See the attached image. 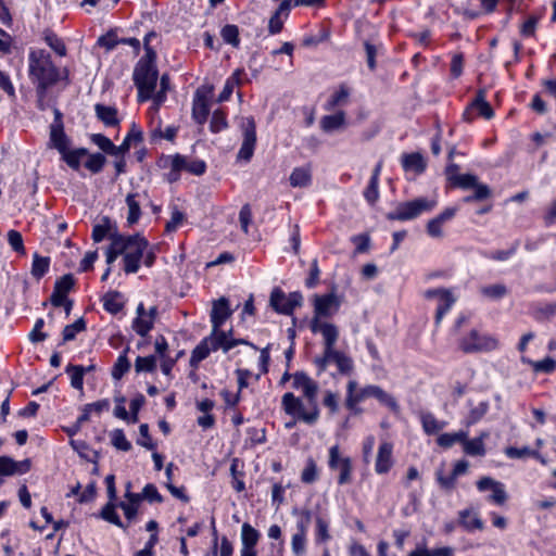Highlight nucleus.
Masks as SVG:
<instances>
[{"instance_id":"f257e3e1","label":"nucleus","mask_w":556,"mask_h":556,"mask_svg":"<svg viewBox=\"0 0 556 556\" xmlns=\"http://www.w3.org/2000/svg\"><path fill=\"white\" fill-rule=\"evenodd\" d=\"M292 379L293 388L301 390L306 399V404L300 397L294 396L293 393L288 392L281 399L282 408L287 415L294 417L296 420L314 425L319 418L318 383L303 371L293 374Z\"/></svg>"},{"instance_id":"f03ea898","label":"nucleus","mask_w":556,"mask_h":556,"mask_svg":"<svg viewBox=\"0 0 556 556\" xmlns=\"http://www.w3.org/2000/svg\"><path fill=\"white\" fill-rule=\"evenodd\" d=\"M28 74L30 80L40 86V90L48 89L59 80L60 73L46 50H31L28 56Z\"/></svg>"},{"instance_id":"7ed1b4c3","label":"nucleus","mask_w":556,"mask_h":556,"mask_svg":"<svg viewBox=\"0 0 556 556\" xmlns=\"http://www.w3.org/2000/svg\"><path fill=\"white\" fill-rule=\"evenodd\" d=\"M155 59L143 56L136 65L134 80L138 88V100L140 102L151 99L154 93L157 83Z\"/></svg>"},{"instance_id":"20e7f679","label":"nucleus","mask_w":556,"mask_h":556,"mask_svg":"<svg viewBox=\"0 0 556 556\" xmlns=\"http://www.w3.org/2000/svg\"><path fill=\"white\" fill-rule=\"evenodd\" d=\"M126 274H135L140 268V262L148 248V241L139 235L123 236L117 233Z\"/></svg>"},{"instance_id":"39448f33","label":"nucleus","mask_w":556,"mask_h":556,"mask_svg":"<svg viewBox=\"0 0 556 556\" xmlns=\"http://www.w3.org/2000/svg\"><path fill=\"white\" fill-rule=\"evenodd\" d=\"M245 340H231L228 338V333L220 332L219 334H213L203 339L200 344H198L192 351L190 357V366L197 367L198 364L206 358L211 351H216L217 349H223L224 352H228L230 349L235 348L238 344H245Z\"/></svg>"},{"instance_id":"423d86ee","label":"nucleus","mask_w":556,"mask_h":556,"mask_svg":"<svg viewBox=\"0 0 556 556\" xmlns=\"http://www.w3.org/2000/svg\"><path fill=\"white\" fill-rule=\"evenodd\" d=\"M435 205L434 200L419 198L400 203L393 212L388 213L387 217L390 220H408L416 218L422 212H430Z\"/></svg>"},{"instance_id":"0eeeda50","label":"nucleus","mask_w":556,"mask_h":556,"mask_svg":"<svg viewBox=\"0 0 556 556\" xmlns=\"http://www.w3.org/2000/svg\"><path fill=\"white\" fill-rule=\"evenodd\" d=\"M497 345V339L491 336L480 334L476 330H471L459 340V349L467 354L490 352L495 350Z\"/></svg>"},{"instance_id":"6e6552de","label":"nucleus","mask_w":556,"mask_h":556,"mask_svg":"<svg viewBox=\"0 0 556 556\" xmlns=\"http://www.w3.org/2000/svg\"><path fill=\"white\" fill-rule=\"evenodd\" d=\"M303 296L300 292L286 294L280 288L273 289L270 293V306L278 313L291 315L295 307L302 305Z\"/></svg>"},{"instance_id":"1a4fd4ad","label":"nucleus","mask_w":556,"mask_h":556,"mask_svg":"<svg viewBox=\"0 0 556 556\" xmlns=\"http://www.w3.org/2000/svg\"><path fill=\"white\" fill-rule=\"evenodd\" d=\"M319 371H325L329 363H334L340 374L350 375L353 371L354 365L351 357L341 351L333 350L329 353H323L314 361Z\"/></svg>"},{"instance_id":"9d476101","label":"nucleus","mask_w":556,"mask_h":556,"mask_svg":"<svg viewBox=\"0 0 556 556\" xmlns=\"http://www.w3.org/2000/svg\"><path fill=\"white\" fill-rule=\"evenodd\" d=\"M241 128L243 132V140L237 154V159L239 161L242 160L249 162L253 156L256 144V126L254 118L251 116L242 118Z\"/></svg>"},{"instance_id":"9b49d317","label":"nucleus","mask_w":556,"mask_h":556,"mask_svg":"<svg viewBox=\"0 0 556 556\" xmlns=\"http://www.w3.org/2000/svg\"><path fill=\"white\" fill-rule=\"evenodd\" d=\"M309 328L313 333H320L324 339V353H329L334 349L339 339V329L334 324L312 318Z\"/></svg>"},{"instance_id":"f8f14e48","label":"nucleus","mask_w":556,"mask_h":556,"mask_svg":"<svg viewBox=\"0 0 556 556\" xmlns=\"http://www.w3.org/2000/svg\"><path fill=\"white\" fill-rule=\"evenodd\" d=\"M341 301L334 292H330L324 295H314V316L313 318L320 319L323 317H331L336 314L340 307Z\"/></svg>"},{"instance_id":"ddd939ff","label":"nucleus","mask_w":556,"mask_h":556,"mask_svg":"<svg viewBox=\"0 0 556 556\" xmlns=\"http://www.w3.org/2000/svg\"><path fill=\"white\" fill-rule=\"evenodd\" d=\"M427 299H435L438 301V307L435 312V323L440 324L444 314L448 312L452 305L455 303V298L450 290L446 289H432L425 293Z\"/></svg>"},{"instance_id":"4468645a","label":"nucleus","mask_w":556,"mask_h":556,"mask_svg":"<svg viewBox=\"0 0 556 556\" xmlns=\"http://www.w3.org/2000/svg\"><path fill=\"white\" fill-rule=\"evenodd\" d=\"M311 521L309 513H305L304 517L296 525V532L292 536L291 547L295 556H303L306 551V531Z\"/></svg>"},{"instance_id":"2eb2a0df","label":"nucleus","mask_w":556,"mask_h":556,"mask_svg":"<svg viewBox=\"0 0 556 556\" xmlns=\"http://www.w3.org/2000/svg\"><path fill=\"white\" fill-rule=\"evenodd\" d=\"M229 303L226 298H220L217 301H214L212 312H211V321L213 326V334H219L222 331L219 328L225 323V320L230 316Z\"/></svg>"},{"instance_id":"dca6fc26","label":"nucleus","mask_w":556,"mask_h":556,"mask_svg":"<svg viewBox=\"0 0 556 556\" xmlns=\"http://www.w3.org/2000/svg\"><path fill=\"white\" fill-rule=\"evenodd\" d=\"M363 400L367 397H375L377 399L381 404L389 407L392 412L399 413L400 406L396 402V400L386 391H383L378 386H367L361 390Z\"/></svg>"},{"instance_id":"f3484780","label":"nucleus","mask_w":556,"mask_h":556,"mask_svg":"<svg viewBox=\"0 0 556 556\" xmlns=\"http://www.w3.org/2000/svg\"><path fill=\"white\" fill-rule=\"evenodd\" d=\"M30 462L29 459H24L22 462H15L13 458L9 456L0 457V485L3 483L2 477L4 476H13L15 473L22 475L29 470Z\"/></svg>"},{"instance_id":"a211bd4d","label":"nucleus","mask_w":556,"mask_h":556,"mask_svg":"<svg viewBox=\"0 0 556 556\" xmlns=\"http://www.w3.org/2000/svg\"><path fill=\"white\" fill-rule=\"evenodd\" d=\"M210 113V104L207 93L202 89H198L194 94L192 104V117L202 125L205 123Z\"/></svg>"},{"instance_id":"6ab92c4d","label":"nucleus","mask_w":556,"mask_h":556,"mask_svg":"<svg viewBox=\"0 0 556 556\" xmlns=\"http://www.w3.org/2000/svg\"><path fill=\"white\" fill-rule=\"evenodd\" d=\"M170 167H174L175 169L180 170H187L193 175L200 176L204 174L206 169V165L204 161L201 160H193L189 161L186 156H182L180 154H176L173 157H170Z\"/></svg>"},{"instance_id":"aec40b11","label":"nucleus","mask_w":556,"mask_h":556,"mask_svg":"<svg viewBox=\"0 0 556 556\" xmlns=\"http://www.w3.org/2000/svg\"><path fill=\"white\" fill-rule=\"evenodd\" d=\"M456 214V208L447 207L441 214L430 219L427 223V232L432 238H442L443 230L442 225L447 220H451Z\"/></svg>"},{"instance_id":"412c9836","label":"nucleus","mask_w":556,"mask_h":556,"mask_svg":"<svg viewBox=\"0 0 556 556\" xmlns=\"http://www.w3.org/2000/svg\"><path fill=\"white\" fill-rule=\"evenodd\" d=\"M136 314L137 317L132 321L131 327L137 334L146 337L153 328L154 323L151 320V317L147 316L146 308L142 303L137 306Z\"/></svg>"},{"instance_id":"4be33fe9","label":"nucleus","mask_w":556,"mask_h":556,"mask_svg":"<svg viewBox=\"0 0 556 556\" xmlns=\"http://www.w3.org/2000/svg\"><path fill=\"white\" fill-rule=\"evenodd\" d=\"M392 448L393 446L389 442L380 444L376 459V471L378 473H386L392 467Z\"/></svg>"},{"instance_id":"5701e85b","label":"nucleus","mask_w":556,"mask_h":556,"mask_svg":"<svg viewBox=\"0 0 556 556\" xmlns=\"http://www.w3.org/2000/svg\"><path fill=\"white\" fill-rule=\"evenodd\" d=\"M50 144L60 153L65 152L70 146V140L64 132L63 124H52L50 126Z\"/></svg>"},{"instance_id":"b1692460","label":"nucleus","mask_w":556,"mask_h":556,"mask_svg":"<svg viewBox=\"0 0 556 556\" xmlns=\"http://www.w3.org/2000/svg\"><path fill=\"white\" fill-rule=\"evenodd\" d=\"M290 185L293 188H306L312 182V169L309 166L295 167L290 177Z\"/></svg>"},{"instance_id":"393cba45","label":"nucleus","mask_w":556,"mask_h":556,"mask_svg":"<svg viewBox=\"0 0 556 556\" xmlns=\"http://www.w3.org/2000/svg\"><path fill=\"white\" fill-rule=\"evenodd\" d=\"M459 525L467 531L482 530L484 525L478 514L471 509H464L458 513Z\"/></svg>"},{"instance_id":"a878e982","label":"nucleus","mask_w":556,"mask_h":556,"mask_svg":"<svg viewBox=\"0 0 556 556\" xmlns=\"http://www.w3.org/2000/svg\"><path fill=\"white\" fill-rule=\"evenodd\" d=\"M141 194L139 192H130L126 195V204L128 207V214H127V223L129 225H134L138 223L140 216H141V210H140V203L139 198Z\"/></svg>"},{"instance_id":"bb28decb","label":"nucleus","mask_w":556,"mask_h":556,"mask_svg":"<svg viewBox=\"0 0 556 556\" xmlns=\"http://www.w3.org/2000/svg\"><path fill=\"white\" fill-rule=\"evenodd\" d=\"M97 117L106 126H116L119 121L117 118V111L113 106L104 104H96L94 106Z\"/></svg>"},{"instance_id":"cd10ccee","label":"nucleus","mask_w":556,"mask_h":556,"mask_svg":"<svg viewBox=\"0 0 556 556\" xmlns=\"http://www.w3.org/2000/svg\"><path fill=\"white\" fill-rule=\"evenodd\" d=\"M402 165L405 170H414L421 174L426 169V162L420 153H409L402 156Z\"/></svg>"},{"instance_id":"c85d7f7f","label":"nucleus","mask_w":556,"mask_h":556,"mask_svg":"<svg viewBox=\"0 0 556 556\" xmlns=\"http://www.w3.org/2000/svg\"><path fill=\"white\" fill-rule=\"evenodd\" d=\"M117 233L113 231V224L109 217H103L100 224L94 225L92 230V240L96 243L101 242L105 237L111 239V235Z\"/></svg>"},{"instance_id":"c756f323","label":"nucleus","mask_w":556,"mask_h":556,"mask_svg":"<svg viewBox=\"0 0 556 556\" xmlns=\"http://www.w3.org/2000/svg\"><path fill=\"white\" fill-rule=\"evenodd\" d=\"M345 123V114L340 111L333 115H326L320 121V127L324 131L329 132L342 127Z\"/></svg>"},{"instance_id":"7c9ffc66","label":"nucleus","mask_w":556,"mask_h":556,"mask_svg":"<svg viewBox=\"0 0 556 556\" xmlns=\"http://www.w3.org/2000/svg\"><path fill=\"white\" fill-rule=\"evenodd\" d=\"M62 155L63 161L73 169H78L80 166L81 157L88 154L87 149L79 148L75 150H70L68 148L65 152L60 153Z\"/></svg>"},{"instance_id":"2f4dec72","label":"nucleus","mask_w":556,"mask_h":556,"mask_svg":"<svg viewBox=\"0 0 556 556\" xmlns=\"http://www.w3.org/2000/svg\"><path fill=\"white\" fill-rule=\"evenodd\" d=\"M471 108L476 109L484 118L489 119L494 115L491 105L485 100V92L482 89L478 91L476 99L471 103Z\"/></svg>"},{"instance_id":"473e14b6","label":"nucleus","mask_w":556,"mask_h":556,"mask_svg":"<svg viewBox=\"0 0 556 556\" xmlns=\"http://www.w3.org/2000/svg\"><path fill=\"white\" fill-rule=\"evenodd\" d=\"M521 361L529 364L535 372L549 374L556 369V361L553 357H545L542 361H531L526 357H521Z\"/></svg>"},{"instance_id":"72a5a7b5","label":"nucleus","mask_w":556,"mask_h":556,"mask_svg":"<svg viewBox=\"0 0 556 556\" xmlns=\"http://www.w3.org/2000/svg\"><path fill=\"white\" fill-rule=\"evenodd\" d=\"M468 437V432L466 431H458L454 433H443L441 434L437 442L442 447H451L457 442H460L464 444L466 441V438Z\"/></svg>"},{"instance_id":"f704fd0d","label":"nucleus","mask_w":556,"mask_h":556,"mask_svg":"<svg viewBox=\"0 0 556 556\" xmlns=\"http://www.w3.org/2000/svg\"><path fill=\"white\" fill-rule=\"evenodd\" d=\"M420 420L424 431L428 434H434L444 427V424L439 422L437 418L430 413H421Z\"/></svg>"},{"instance_id":"c9c22d12","label":"nucleus","mask_w":556,"mask_h":556,"mask_svg":"<svg viewBox=\"0 0 556 556\" xmlns=\"http://www.w3.org/2000/svg\"><path fill=\"white\" fill-rule=\"evenodd\" d=\"M66 371L71 374V384L74 389L83 390L84 383V374L86 372V367L80 365H68Z\"/></svg>"},{"instance_id":"e433bc0d","label":"nucleus","mask_w":556,"mask_h":556,"mask_svg":"<svg viewBox=\"0 0 556 556\" xmlns=\"http://www.w3.org/2000/svg\"><path fill=\"white\" fill-rule=\"evenodd\" d=\"M104 308L112 313L117 314L123 308V303L121 302V294L118 292H109L103 298Z\"/></svg>"},{"instance_id":"4c0bfd02","label":"nucleus","mask_w":556,"mask_h":556,"mask_svg":"<svg viewBox=\"0 0 556 556\" xmlns=\"http://www.w3.org/2000/svg\"><path fill=\"white\" fill-rule=\"evenodd\" d=\"M350 96L349 88L344 85H341L339 90L334 92L331 98L328 100L326 105L327 110H333L336 106L345 104L348 102V98Z\"/></svg>"},{"instance_id":"58836bf2","label":"nucleus","mask_w":556,"mask_h":556,"mask_svg":"<svg viewBox=\"0 0 556 556\" xmlns=\"http://www.w3.org/2000/svg\"><path fill=\"white\" fill-rule=\"evenodd\" d=\"M258 532L249 523H243L241 539L243 547H254L258 541Z\"/></svg>"},{"instance_id":"ea45409f","label":"nucleus","mask_w":556,"mask_h":556,"mask_svg":"<svg viewBox=\"0 0 556 556\" xmlns=\"http://www.w3.org/2000/svg\"><path fill=\"white\" fill-rule=\"evenodd\" d=\"M220 36L225 42L231 45L232 47L237 48L239 46V29L236 25H225L220 30Z\"/></svg>"},{"instance_id":"a19ab883","label":"nucleus","mask_w":556,"mask_h":556,"mask_svg":"<svg viewBox=\"0 0 556 556\" xmlns=\"http://www.w3.org/2000/svg\"><path fill=\"white\" fill-rule=\"evenodd\" d=\"M464 451L466 454L470 456H483L485 454L484 443L481 442L480 439H472L464 442Z\"/></svg>"},{"instance_id":"79ce46f5","label":"nucleus","mask_w":556,"mask_h":556,"mask_svg":"<svg viewBox=\"0 0 556 556\" xmlns=\"http://www.w3.org/2000/svg\"><path fill=\"white\" fill-rule=\"evenodd\" d=\"M49 263H50L49 257H42V256H39L38 254H35L33 266H31V275L35 278L40 279L47 273V270L49 268Z\"/></svg>"},{"instance_id":"37998d69","label":"nucleus","mask_w":556,"mask_h":556,"mask_svg":"<svg viewBox=\"0 0 556 556\" xmlns=\"http://www.w3.org/2000/svg\"><path fill=\"white\" fill-rule=\"evenodd\" d=\"M86 329V323L84 318H78L75 323L67 325L63 329V341H71L75 339L77 332H81Z\"/></svg>"},{"instance_id":"c03bdc74","label":"nucleus","mask_w":556,"mask_h":556,"mask_svg":"<svg viewBox=\"0 0 556 556\" xmlns=\"http://www.w3.org/2000/svg\"><path fill=\"white\" fill-rule=\"evenodd\" d=\"M453 185L463 189H470L478 182V177L471 174L454 175L451 177Z\"/></svg>"},{"instance_id":"a18cd8bd","label":"nucleus","mask_w":556,"mask_h":556,"mask_svg":"<svg viewBox=\"0 0 556 556\" xmlns=\"http://www.w3.org/2000/svg\"><path fill=\"white\" fill-rule=\"evenodd\" d=\"M126 352L127 350L122 355L118 356L113 367L112 376L116 380L121 379L124 376V374L127 372L130 368V362L126 356Z\"/></svg>"},{"instance_id":"49530a36","label":"nucleus","mask_w":556,"mask_h":556,"mask_svg":"<svg viewBox=\"0 0 556 556\" xmlns=\"http://www.w3.org/2000/svg\"><path fill=\"white\" fill-rule=\"evenodd\" d=\"M122 255L121 241L118 240L117 233L111 235V244L106 250V263L111 265L115 260Z\"/></svg>"},{"instance_id":"de8ad7c7","label":"nucleus","mask_w":556,"mask_h":556,"mask_svg":"<svg viewBox=\"0 0 556 556\" xmlns=\"http://www.w3.org/2000/svg\"><path fill=\"white\" fill-rule=\"evenodd\" d=\"M505 454L509 458H523V457H528V456H531V457H534V458H540V453L539 452L533 451V450H531V448H529L527 446L521 447V448L514 447V446L506 447Z\"/></svg>"},{"instance_id":"09e8293b","label":"nucleus","mask_w":556,"mask_h":556,"mask_svg":"<svg viewBox=\"0 0 556 556\" xmlns=\"http://www.w3.org/2000/svg\"><path fill=\"white\" fill-rule=\"evenodd\" d=\"M156 368V358L155 356H146V357H142V356H138L136 362H135V369L137 372H140V371H148V372H151L153 370H155Z\"/></svg>"},{"instance_id":"8fccbe9b","label":"nucleus","mask_w":556,"mask_h":556,"mask_svg":"<svg viewBox=\"0 0 556 556\" xmlns=\"http://www.w3.org/2000/svg\"><path fill=\"white\" fill-rule=\"evenodd\" d=\"M45 41L59 55L64 56L66 54V47L64 42L55 34L47 33L45 36Z\"/></svg>"},{"instance_id":"3c124183","label":"nucleus","mask_w":556,"mask_h":556,"mask_svg":"<svg viewBox=\"0 0 556 556\" xmlns=\"http://www.w3.org/2000/svg\"><path fill=\"white\" fill-rule=\"evenodd\" d=\"M112 444L121 451H129L131 448L130 442L126 439L123 430L116 429L111 434Z\"/></svg>"},{"instance_id":"603ef678","label":"nucleus","mask_w":556,"mask_h":556,"mask_svg":"<svg viewBox=\"0 0 556 556\" xmlns=\"http://www.w3.org/2000/svg\"><path fill=\"white\" fill-rule=\"evenodd\" d=\"M101 517L117 527H124L111 501L102 508Z\"/></svg>"},{"instance_id":"864d4df0","label":"nucleus","mask_w":556,"mask_h":556,"mask_svg":"<svg viewBox=\"0 0 556 556\" xmlns=\"http://www.w3.org/2000/svg\"><path fill=\"white\" fill-rule=\"evenodd\" d=\"M317 466L313 458H308L302 471L301 479L304 483H313L317 479Z\"/></svg>"},{"instance_id":"5fc2aeb1","label":"nucleus","mask_w":556,"mask_h":556,"mask_svg":"<svg viewBox=\"0 0 556 556\" xmlns=\"http://www.w3.org/2000/svg\"><path fill=\"white\" fill-rule=\"evenodd\" d=\"M8 241L11 248L18 254H25L24 242L21 232L16 230H10L8 232Z\"/></svg>"},{"instance_id":"6e6d98bb","label":"nucleus","mask_w":556,"mask_h":556,"mask_svg":"<svg viewBox=\"0 0 556 556\" xmlns=\"http://www.w3.org/2000/svg\"><path fill=\"white\" fill-rule=\"evenodd\" d=\"M481 293L490 299H501L507 293V289L504 285H492L481 288Z\"/></svg>"},{"instance_id":"4d7b16f0","label":"nucleus","mask_w":556,"mask_h":556,"mask_svg":"<svg viewBox=\"0 0 556 556\" xmlns=\"http://www.w3.org/2000/svg\"><path fill=\"white\" fill-rule=\"evenodd\" d=\"M340 470L338 482L339 484H345L351 481V472H352V464L351 459L345 457L340 462V466L338 467Z\"/></svg>"},{"instance_id":"13d9d810","label":"nucleus","mask_w":556,"mask_h":556,"mask_svg":"<svg viewBox=\"0 0 556 556\" xmlns=\"http://www.w3.org/2000/svg\"><path fill=\"white\" fill-rule=\"evenodd\" d=\"M186 216L185 214L179 211L177 207L173 208L172 217L166 223L165 230L167 232H174L177 230V228L184 223Z\"/></svg>"},{"instance_id":"bf43d9fd","label":"nucleus","mask_w":556,"mask_h":556,"mask_svg":"<svg viewBox=\"0 0 556 556\" xmlns=\"http://www.w3.org/2000/svg\"><path fill=\"white\" fill-rule=\"evenodd\" d=\"M160 87H161L160 91H157L155 93V96L153 97L154 110H157V108L161 105V103H163L165 100L166 91L169 88V78L167 75H163L161 77Z\"/></svg>"},{"instance_id":"052dcab7","label":"nucleus","mask_w":556,"mask_h":556,"mask_svg":"<svg viewBox=\"0 0 556 556\" xmlns=\"http://www.w3.org/2000/svg\"><path fill=\"white\" fill-rule=\"evenodd\" d=\"M105 163V157L101 153H96L89 155L88 160L85 163L86 168H88L92 173H99Z\"/></svg>"},{"instance_id":"680f3d73","label":"nucleus","mask_w":556,"mask_h":556,"mask_svg":"<svg viewBox=\"0 0 556 556\" xmlns=\"http://www.w3.org/2000/svg\"><path fill=\"white\" fill-rule=\"evenodd\" d=\"M91 140L96 143L102 151L112 155L114 151V143L105 136L101 134H94L91 136Z\"/></svg>"},{"instance_id":"e2e57ef3","label":"nucleus","mask_w":556,"mask_h":556,"mask_svg":"<svg viewBox=\"0 0 556 556\" xmlns=\"http://www.w3.org/2000/svg\"><path fill=\"white\" fill-rule=\"evenodd\" d=\"M227 127V121L223 112L215 111L212 115L210 128L213 132H219Z\"/></svg>"},{"instance_id":"0e129e2a","label":"nucleus","mask_w":556,"mask_h":556,"mask_svg":"<svg viewBox=\"0 0 556 556\" xmlns=\"http://www.w3.org/2000/svg\"><path fill=\"white\" fill-rule=\"evenodd\" d=\"M489 405L485 402L479 403L476 407H473L468 416L467 424L472 425L480 420L485 413L488 412Z\"/></svg>"},{"instance_id":"69168bd1","label":"nucleus","mask_w":556,"mask_h":556,"mask_svg":"<svg viewBox=\"0 0 556 556\" xmlns=\"http://www.w3.org/2000/svg\"><path fill=\"white\" fill-rule=\"evenodd\" d=\"M507 493L504 489V485L498 482L495 489L492 490V494L489 496V501H492L496 505H504L507 501Z\"/></svg>"},{"instance_id":"338daca9","label":"nucleus","mask_w":556,"mask_h":556,"mask_svg":"<svg viewBox=\"0 0 556 556\" xmlns=\"http://www.w3.org/2000/svg\"><path fill=\"white\" fill-rule=\"evenodd\" d=\"M142 497L150 503H161L163 501L162 495L159 493L154 484H147L142 490Z\"/></svg>"},{"instance_id":"774afa93","label":"nucleus","mask_w":556,"mask_h":556,"mask_svg":"<svg viewBox=\"0 0 556 556\" xmlns=\"http://www.w3.org/2000/svg\"><path fill=\"white\" fill-rule=\"evenodd\" d=\"M74 286V278L71 274L64 275L61 277L54 286V290L58 292L66 294Z\"/></svg>"}]
</instances>
